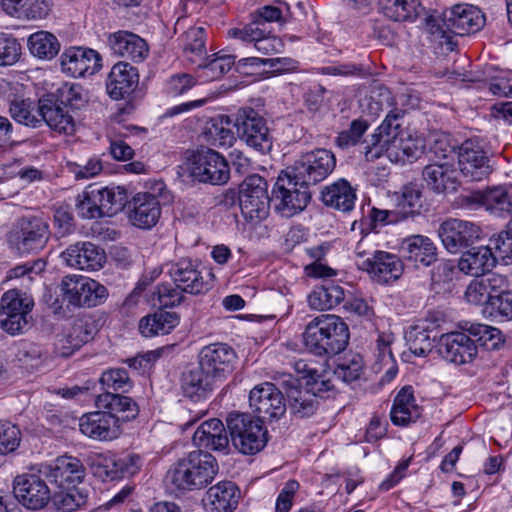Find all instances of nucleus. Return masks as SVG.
Listing matches in <instances>:
<instances>
[{
	"instance_id": "1",
	"label": "nucleus",
	"mask_w": 512,
	"mask_h": 512,
	"mask_svg": "<svg viewBox=\"0 0 512 512\" xmlns=\"http://www.w3.org/2000/svg\"><path fill=\"white\" fill-rule=\"evenodd\" d=\"M218 470L217 460L212 454L192 451L168 469L165 481L173 492H191L208 486Z\"/></svg>"
},
{
	"instance_id": "2",
	"label": "nucleus",
	"mask_w": 512,
	"mask_h": 512,
	"mask_svg": "<svg viewBox=\"0 0 512 512\" xmlns=\"http://www.w3.org/2000/svg\"><path fill=\"white\" fill-rule=\"evenodd\" d=\"M349 337L348 325L339 316L322 314L306 325L303 342L310 353L329 356L345 350Z\"/></svg>"
},
{
	"instance_id": "3",
	"label": "nucleus",
	"mask_w": 512,
	"mask_h": 512,
	"mask_svg": "<svg viewBox=\"0 0 512 512\" xmlns=\"http://www.w3.org/2000/svg\"><path fill=\"white\" fill-rule=\"evenodd\" d=\"M230 440L242 454L252 455L267 443V431L263 422L246 413H230L226 419Z\"/></svg>"
},
{
	"instance_id": "4",
	"label": "nucleus",
	"mask_w": 512,
	"mask_h": 512,
	"mask_svg": "<svg viewBox=\"0 0 512 512\" xmlns=\"http://www.w3.org/2000/svg\"><path fill=\"white\" fill-rule=\"evenodd\" d=\"M335 166L336 158L333 152L327 149H315L301 155L286 171L289 177L309 188L310 185H316L326 179Z\"/></svg>"
},
{
	"instance_id": "5",
	"label": "nucleus",
	"mask_w": 512,
	"mask_h": 512,
	"mask_svg": "<svg viewBox=\"0 0 512 512\" xmlns=\"http://www.w3.org/2000/svg\"><path fill=\"white\" fill-rule=\"evenodd\" d=\"M239 206L246 221L257 224L265 220L270 211L267 181L260 175L247 176L239 187Z\"/></svg>"
},
{
	"instance_id": "6",
	"label": "nucleus",
	"mask_w": 512,
	"mask_h": 512,
	"mask_svg": "<svg viewBox=\"0 0 512 512\" xmlns=\"http://www.w3.org/2000/svg\"><path fill=\"white\" fill-rule=\"evenodd\" d=\"M189 175L204 184L223 185L230 179V168L226 159L217 151L202 147L188 158Z\"/></svg>"
},
{
	"instance_id": "7",
	"label": "nucleus",
	"mask_w": 512,
	"mask_h": 512,
	"mask_svg": "<svg viewBox=\"0 0 512 512\" xmlns=\"http://www.w3.org/2000/svg\"><path fill=\"white\" fill-rule=\"evenodd\" d=\"M235 127L241 141L248 147L262 153H269L273 146V137L267 122L259 112L251 107L239 109Z\"/></svg>"
},
{
	"instance_id": "8",
	"label": "nucleus",
	"mask_w": 512,
	"mask_h": 512,
	"mask_svg": "<svg viewBox=\"0 0 512 512\" xmlns=\"http://www.w3.org/2000/svg\"><path fill=\"white\" fill-rule=\"evenodd\" d=\"M311 199V193L305 185L289 177L283 171L273 189L275 209L284 217H292L306 208Z\"/></svg>"
},
{
	"instance_id": "9",
	"label": "nucleus",
	"mask_w": 512,
	"mask_h": 512,
	"mask_svg": "<svg viewBox=\"0 0 512 512\" xmlns=\"http://www.w3.org/2000/svg\"><path fill=\"white\" fill-rule=\"evenodd\" d=\"M33 301L16 290L3 294L0 303V327L11 335L23 333L31 320Z\"/></svg>"
},
{
	"instance_id": "10",
	"label": "nucleus",
	"mask_w": 512,
	"mask_h": 512,
	"mask_svg": "<svg viewBox=\"0 0 512 512\" xmlns=\"http://www.w3.org/2000/svg\"><path fill=\"white\" fill-rule=\"evenodd\" d=\"M49 239L48 224L38 217L20 219L8 234V243L19 254L38 251Z\"/></svg>"
},
{
	"instance_id": "11",
	"label": "nucleus",
	"mask_w": 512,
	"mask_h": 512,
	"mask_svg": "<svg viewBox=\"0 0 512 512\" xmlns=\"http://www.w3.org/2000/svg\"><path fill=\"white\" fill-rule=\"evenodd\" d=\"M61 291L68 303L79 307H95L108 296L105 286L80 275L65 276L61 282Z\"/></svg>"
},
{
	"instance_id": "12",
	"label": "nucleus",
	"mask_w": 512,
	"mask_h": 512,
	"mask_svg": "<svg viewBox=\"0 0 512 512\" xmlns=\"http://www.w3.org/2000/svg\"><path fill=\"white\" fill-rule=\"evenodd\" d=\"M141 465L140 456L134 453L116 455L108 452L96 453L91 456L93 473L103 481H113L135 475L140 470Z\"/></svg>"
},
{
	"instance_id": "13",
	"label": "nucleus",
	"mask_w": 512,
	"mask_h": 512,
	"mask_svg": "<svg viewBox=\"0 0 512 512\" xmlns=\"http://www.w3.org/2000/svg\"><path fill=\"white\" fill-rule=\"evenodd\" d=\"M404 114V110L398 107L389 110L376 132L371 135V139L363 141L362 152L368 161L379 158L394 140L404 134L402 129Z\"/></svg>"
},
{
	"instance_id": "14",
	"label": "nucleus",
	"mask_w": 512,
	"mask_h": 512,
	"mask_svg": "<svg viewBox=\"0 0 512 512\" xmlns=\"http://www.w3.org/2000/svg\"><path fill=\"white\" fill-rule=\"evenodd\" d=\"M444 248L450 253H459L480 239L481 228L474 222L448 218L437 230Z\"/></svg>"
},
{
	"instance_id": "15",
	"label": "nucleus",
	"mask_w": 512,
	"mask_h": 512,
	"mask_svg": "<svg viewBox=\"0 0 512 512\" xmlns=\"http://www.w3.org/2000/svg\"><path fill=\"white\" fill-rule=\"evenodd\" d=\"M249 404L262 422L279 419L286 410L282 392L269 382L257 385L250 391Z\"/></svg>"
},
{
	"instance_id": "16",
	"label": "nucleus",
	"mask_w": 512,
	"mask_h": 512,
	"mask_svg": "<svg viewBox=\"0 0 512 512\" xmlns=\"http://www.w3.org/2000/svg\"><path fill=\"white\" fill-rule=\"evenodd\" d=\"M169 274L174 284L185 293L199 295L206 293L212 288L211 273L203 271L199 268V264L189 258L180 259L171 265Z\"/></svg>"
},
{
	"instance_id": "17",
	"label": "nucleus",
	"mask_w": 512,
	"mask_h": 512,
	"mask_svg": "<svg viewBox=\"0 0 512 512\" xmlns=\"http://www.w3.org/2000/svg\"><path fill=\"white\" fill-rule=\"evenodd\" d=\"M41 123L62 134L71 135L76 130L75 114L64 106L53 93L41 97L37 104Z\"/></svg>"
},
{
	"instance_id": "18",
	"label": "nucleus",
	"mask_w": 512,
	"mask_h": 512,
	"mask_svg": "<svg viewBox=\"0 0 512 512\" xmlns=\"http://www.w3.org/2000/svg\"><path fill=\"white\" fill-rule=\"evenodd\" d=\"M358 266L380 284L398 280L404 271V264L398 255L381 250L374 251L371 256L363 259Z\"/></svg>"
},
{
	"instance_id": "19",
	"label": "nucleus",
	"mask_w": 512,
	"mask_h": 512,
	"mask_svg": "<svg viewBox=\"0 0 512 512\" xmlns=\"http://www.w3.org/2000/svg\"><path fill=\"white\" fill-rule=\"evenodd\" d=\"M422 177L428 189L437 194L456 191L459 185L458 171L446 153L439 161L426 165Z\"/></svg>"
},
{
	"instance_id": "20",
	"label": "nucleus",
	"mask_w": 512,
	"mask_h": 512,
	"mask_svg": "<svg viewBox=\"0 0 512 512\" xmlns=\"http://www.w3.org/2000/svg\"><path fill=\"white\" fill-rule=\"evenodd\" d=\"M458 164L462 175L469 181H482L492 172L486 152L472 140H466L460 146Z\"/></svg>"
},
{
	"instance_id": "21",
	"label": "nucleus",
	"mask_w": 512,
	"mask_h": 512,
	"mask_svg": "<svg viewBox=\"0 0 512 512\" xmlns=\"http://www.w3.org/2000/svg\"><path fill=\"white\" fill-rule=\"evenodd\" d=\"M13 493L23 506L32 510L43 508L51 499L46 482L35 474L18 475L13 482Z\"/></svg>"
},
{
	"instance_id": "22",
	"label": "nucleus",
	"mask_w": 512,
	"mask_h": 512,
	"mask_svg": "<svg viewBox=\"0 0 512 512\" xmlns=\"http://www.w3.org/2000/svg\"><path fill=\"white\" fill-rule=\"evenodd\" d=\"M236 353L223 343L205 346L199 354V366L214 380L226 377L233 369Z\"/></svg>"
},
{
	"instance_id": "23",
	"label": "nucleus",
	"mask_w": 512,
	"mask_h": 512,
	"mask_svg": "<svg viewBox=\"0 0 512 512\" xmlns=\"http://www.w3.org/2000/svg\"><path fill=\"white\" fill-rule=\"evenodd\" d=\"M464 332H451L440 336L438 349L447 361L462 365L470 363L477 355V344Z\"/></svg>"
},
{
	"instance_id": "24",
	"label": "nucleus",
	"mask_w": 512,
	"mask_h": 512,
	"mask_svg": "<svg viewBox=\"0 0 512 512\" xmlns=\"http://www.w3.org/2000/svg\"><path fill=\"white\" fill-rule=\"evenodd\" d=\"M130 222L141 229H151L161 217V204L158 197L150 192L136 193L126 203Z\"/></svg>"
},
{
	"instance_id": "25",
	"label": "nucleus",
	"mask_w": 512,
	"mask_h": 512,
	"mask_svg": "<svg viewBox=\"0 0 512 512\" xmlns=\"http://www.w3.org/2000/svg\"><path fill=\"white\" fill-rule=\"evenodd\" d=\"M444 25L457 35H465L480 31L485 25L482 11L473 5H455L444 13Z\"/></svg>"
},
{
	"instance_id": "26",
	"label": "nucleus",
	"mask_w": 512,
	"mask_h": 512,
	"mask_svg": "<svg viewBox=\"0 0 512 512\" xmlns=\"http://www.w3.org/2000/svg\"><path fill=\"white\" fill-rule=\"evenodd\" d=\"M79 427L85 436L99 441H110L120 435L119 418L108 411H95L83 415Z\"/></svg>"
},
{
	"instance_id": "27",
	"label": "nucleus",
	"mask_w": 512,
	"mask_h": 512,
	"mask_svg": "<svg viewBox=\"0 0 512 512\" xmlns=\"http://www.w3.org/2000/svg\"><path fill=\"white\" fill-rule=\"evenodd\" d=\"M60 60L63 72L75 78L93 75L101 67L99 54L89 48L69 47Z\"/></svg>"
},
{
	"instance_id": "28",
	"label": "nucleus",
	"mask_w": 512,
	"mask_h": 512,
	"mask_svg": "<svg viewBox=\"0 0 512 512\" xmlns=\"http://www.w3.org/2000/svg\"><path fill=\"white\" fill-rule=\"evenodd\" d=\"M138 83L137 69L127 62H118L107 76L106 91L113 100H124L136 90Z\"/></svg>"
},
{
	"instance_id": "29",
	"label": "nucleus",
	"mask_w": 512,
	"mask_h": 512,
	"mask_svg": "<svg viewBox=\"0 0 512 512\" xmlns=\"http://www.w3.org/2000/svg\"><path fill=\"white\" fill-rule=\"evenodd\" d=\"M65 263L80 270L95 271L103 267L106 254L103 249L91 242H77L61 254Z\"/></svg>"
},
{
	"instance_id": "30",
	"label": "nucleus",
	"mask_w": 512,
	"mask_h": 512,
	"mask_svg": "<svg viewBox=\"0 0 512 512\" xmlns=\"http://www.w3.org/2000/svg\"><path fill=\"white\" fill-rule=\"evenodd\" d=\"M46 476L50 482L55 483L58 487H75L83 481L85 467L78 458L64 455L56 458L48 466Z\"/></svg>"
},
{
	"instance_id": "31",
	"label": "nucleus",
	"mask_w": 512,
	"mask_h": 512,
	"mask_svg": "<svg viewBox=\"0 0 512 512\" xmlns=\"http://www.w3.org/2000/svg\"><path fill=\"white\" fill-rule=\"evenodd\" d=\"M402 257L416 268L428 267L437 260V247L434 242L424 235H411L404 238L400 244Z\"/></svg>"
},
{
	"instance_id": "32",
	"label": "nucleus",
	"mask_w": 512,
	"mask_h": 512,
	"mask_svg": "<svg viewBox=\"0 0 512 512\" xmlns=\"http://www.w3.org/2000/svg\"><path fill=\"white\" fill-rule=\"evenodd\" d=\"M240 498V489L234 482L220 481L206 491L202 501L209 512H234Z\"/></svg>"
},
{
	"instance_id": "33",
	"label": "nucleus",
	"mask_w": 512,
	"mask_h": 512,
	"mask_svg": "<svg viewBox=\"0 0 512 512\" xmlns=\"http://www.w3.org/2000/svg\"><path fill=\"white\" fill-rule=\"evenodd\" d=\"M108 45L114 54L135 62L143 61L149 52L143 38L125 30L109 34Z\"/></svg>"
},
{
	"instance_id": "34",
	"label": "nucleus",
	"mask_w": 512,
	"mask_h": 512,
	"mask_svg": "<svg viewBox=\"0 0 512 512\" xmlns=\"http://www.w3.org/2000/svg\"><path fill=\"white\" fill-rule=\"evenodd\" d=\"M193 442L199 448L228 452L230 438L222 421L212 418L197 428L193 434Z\"/></svg>"
},
{
	"instance_id": "35",
	"label": "nucleus",
	"mask_w": 512,
	"mask_h": 512,
	"mask_svg": "<svg viewBox=\"0 0 512 512\" xmlns=\"http://www.w3.org/2000/svg\"><path fill=\"white\" fill-rule=\"evenodd\" d=\"M496 261L497 256H494L490 245L472 247L462 254L458 261V268L465 274L478 277L492 269Z\"/></svg>"
},
{
	"instance_id": "36",
	"label": "nucleus",
	"mask_w": 512,
	"mask_h": 512,
	"mask_svg": "<svg viewBox=\"0 0 512 512\" xmlns=\"http://www.w3.org/2000/svg\"><path fill=\"white\" fill-rule=\"evenodd\" d=\"M5 12L27 20H42L52 11V0H2Z\"/></svg>"
},
{
	"instance_id": "37",
	"label": "nucleus",
	"mask_w": 512,
	"mask_h": 512,
	"mask_svg": "<svg viewBox=\"0 0 512 512\" xmlns=\"http://www.w3.org/2000/svg\"><path fill=\"white\" fill-rule=\"evenodd\" d=\"M321 199L328 207L349 212L354 208L356 193L347 180L339 179L323 188Z\"/></svg>"
},
{
	"instance_id": "38",
	"label": "nucleus",
	"mask_w": 512,
	"mask_h": 512,
	"mask_svg": "<svg viewBox=\"0 0 512 512\" xmlns=\"http://www.w3.org/2000/svg\"><path fill=\"white\" fill-rule=\"evenodd\" d=\"M287 377L288 379L284 380L283 384H287L288 386L286 394L292 413L299 418H305L313 415L319 404L317 397L305 388L299 389L297 387V380L292 378L290 375Z\"/></svg>"
},
{
	"instance_id": "39",
	"label": "nucleus",
	"mask_w": 512,
	"mask_h": 512,
	"mask_svg": "<svg viewBox=\"0 0 512 512\" xmlns=\"http://www.w3.org/2000/svg\"><path fill=\"white\" fill-rule=\"evenodd\" d=\"M421 415L420 408L415 404L413 390L410 386L403 387L396 395L390 412L391 421L398 426H406L415 422Z\"/></svg>"
},
{
	"instance_id": "40",
	"label": "nucleus",
	"mask_w": 512,
	"mask_h": 512,
	"mask_svg": "<svg viewBox=\"0 0 512 512\" xmlns=\"http://www.w3.org/2000/svg\"><path fill=\"white\" fill-rule=\"evenodd\" d=\"M179 323L175 312L159 309L151 315L143 317L139 322V331L145 337L170 333Z\"/></svg>"
},
{
	"instance_id": "41",
	"label": "nucleus",
	"mask_w": 512,
	"mask_h": 512,
	"mask_svg": "<svg viewBox=\"0 0 512 512\" xmlns=\"http://www.w3.org/2000/svg\"><path fill=\"white\" fill-rule=\"evenodd\" d=\"M422 151V140L405 133L384 150L390 161L395 163L412 162L418 159Z\"/></svg>"
},
{
	"instance_id": "42",
	"label": "nucleus",
	"mask_w": 512,
	"mask_h": 512,
	"mask_svg": "<svg viewBox=\"0 0 512 512\" xmlns=\"http://www.w3.org/2000/svg\"><path fill=\"white\" fill-rule=\"evenodd\" d=\"M56 512H87L92 509L87 490L76 487L67 488L52 497Z\"/></svg>"
},
{
	"instance_id": "43",
	"label": "nucleus",
	"mask_w": 512,
	"mask_h": 512,
	"mask_svg": "<svg viewBox=\"0 0 512 512\" xmlns=\"http://www.w3.org/2000/svg\"><path fill=\"white\" fill-rule=\"evenodd\" d=\"M345 298L344 289L332 282L316 287L308 296L312 309L324 311L339 305Z\"/></svg>"
},
{
	"instance_id": "44",
	"label": "nucleus",
	"mask_w": 512,
	"mask_h": 512,
	"mask_svg": "<svg viewBox=\"0 0 512 512\" xmlns=\"http://www.w3.org/2000/svg\"><path fill=\"white\" fill-rule=\"evenodd\" d=\"M195 70L197 81L209 82L220 78L227 73L234 64V57L230 55L205 57L199 59Z\"/></svg>"
},
{
	"instance_id": "45",
	"label": "nucleus",
	"mask_w": 512,
	"mask_h": 512,
	"mask_svg": "<svg viewBox=\"0 0 512 512\" xmlns=\"http://www.w3.org/2000/svg\"><path fill=\"white\" fill-rule=\"evenodd\" d=\"M96 406L100 409H106L114 415L123 413L126 420L135 418L139 411L136 402L132 398L110 391L97 396Z\"/></svg>"
},
{
	"instance_id": "46",
	"label": "nucleus",
	"mask_w": 512,
	"mask_h": 512,
	"mask_svg": "<svg viewBox=\"0 0 512 512\" xmlns=\"http://www.w3.org/2000/svg\"><path fill=\"white\" fill-rule=\"evenodd\" d=\"M396 102L392 92L385 86L375 85L361 100L363 111L371 116H378L381 112L395 108Z\"/></svg>"
},
{
	"instance_id": "47",
	"label": "nucleus",
	"mask_w": 512,
	"mask_h": 512,
	"mask_svg": "<svg viewBox=\"0 0 512 512\" xmlns=\"http://www.w3.org/2000/svg\"><path fill=\"white\" fill-rule=\"evenodd\" d=\"M27 45L30 53L39 59L51 60L60 50L57 37L48 31H38L29 36Z\"/></svg>"
},
{
	"instance_id": "48",
	"label": "nucleus",
	"mask_w": 512,
	"mask_h": 512,
	"mask_svg": "<svg viewBox=\"0 0 512 512\" xmlns=\"http://www.w3.org/2000/svg\"><path fill=\"white\" fill-rule=\"evenodd\" d=\"M214 381L215 380L206 374V372L199 366L198 368L192 369L188 373L184 374L182 390L185 396L191 399H199L212 390Z\"/></svg>"
},
{
	"instance_id": "49",
	"label": "nucleus",
	"mask_w": 512,
	"mask_h": 512,
	"mask_svg": "<svg viewBox=\"0 0 512 512\" xmlns=\"http://www.w3.org/2000/svg\"><path fill=\"white\" fill-rule=\"evenodd\" d=\"M99 206L103 217L113 216L121 211L127 203V194L122 187L97 186Z\"/></svg>"
},
{
	"instance_id": "50",
	"label": "nucleus",
	"mask_w": 512,
	"mask_h": 512,
	"mask_svg": "<svg viewBox=\"0 0 512 512\" xmlns=\"http://www.w3.org/2000/svg\"><path fill=\"white\" fill-rule=\"evenodd\" d=\"M484 208L496 216L512 213V193L502 186L486 189Z\"/></svg>"
},
{
	"instance_id": "51",
	"label": "nucleus",
	"mask_w": 512,
	"mask_h": 512,
	"mask_svg": "<svg viewBox=\"0 0 512 512\" xmlns=\"http://www.w3.org/2000/svg\"><path fill=\"white\" fill-rule=\"evenodd\" d=\"M384 14L394 21H413L420 11L419 0H385Z\"/></svg>"
},
{
	"instance_id": "52",
	"label": "nucleus",
	"mask_w": 512,
	"mask_h": 512,
	"mask_svg": "<svg viewBox=\"0 0 512 512\" xmlns=\"http://www.w3.org/2000/svg\"><path fill=\"white\" fill-rule=\"evenodd\" d=\"M97 185H89L76 197V210L84 219L102 218V211L99 206Z\"/></svg>"
},
{
	"instance_id": "53",
	"label": "nucleus",
	"mask_w": 512,
	"mask_h": 512,
	"mask_svg": "<svg viewBox=\"0 0 512 512\" xmlns=\"http://www.w3.org/2000/svg\"><path fill=\"white\" fill-rule=\"evenodd\" d=\"M421 197L422 192L417 184L409 183L402 187L397 194V207L404 218L419 213L422 207Z\"/></svg>"
},
{
	"instance_id": "54",
	"label": "nucleus",
	"mask_w": 512,
	"mask_h": 512,
	"mask_svg": "<svg viewBox=\"0 0 512 512\" xmlns=\"http://www.w3.org/2000/svg\"><path fill=\"white\" fill-rule=\"evenodd\" d=\"M183 49L189 61L196 63L206 55L205 30L202 27H191L183 34Z\"/></svg>"
},
{
	"instance_id": "55",
	"label": "nucleus",
	"mask_w": 512,
	"mask_h": 512,
	"mask_svg": "<svg viewBox=\"0 0 512 512\" xmlns=\"http://www.w3.org/2000/svg\"><path fill=\"white\" fill-rule=\"evenodd\" d=\"M468 332L475 339V344L483 346L487 350L498 349L504 343V337L500 329L485 325V324H472Z\"/></svg>"
},
{
	"instance_id": "56",
	"label": "nucleus",
	"mask_w": 512,
	"mask_h": 512,
	"mask_svg": "<svg viewBox=\"0 0 512 512\" xmlns=\"http://www.w3.org/2000/svg\"><path fill=\"white\" fill-rule=\"evenodd\" d=\"M9 112L15 121L23 125L33 128L40 127L41 125V116L37 113V107L29 99H16L12 101Z\"/></svg>"
},
{
	"instance_id": "57",
	"label": "nucleus",
	"mask_w": 512,
	"mask_h": 512,
	"mask_svg": "<svg viewBox=\"0 0 512 512\" xmlns=\"http://www.w3.org/2000/svg\"><path fill=\"white\" fill-rule=\"evenodd\" d=\"M363 358L358 353H348L340 359L334 375L336 378L349 383L360 378L363 373Z\"/></svg>"
},
{
	"instance_id": "58",
	"label": "nucleus",
	"mask_w": 512,
	"mask_h": 512,
	"mask_svg": "<svg viewBox=\"0 0 512 512\" xmlns=\"http://www.w3.org/2000/svg\"><path fill=\"white\" fill-rule=\"evenodd\" d=\"M58 100L75 115L87 103L83 88L78 84H65L54 93Z\"/></svg>"
},
{
	"instance_id": "59",
	"label": "nucleus",
	"mask_w": 512,
	"mask_h": 512,
	"mask_svg": "<svg viewBox=\"0 0 512 512\" xmlns=\"http://www.w3.org/2000/svg\"><path fill=\"white\" fill-rule=\"evenodd\" d=\"M100 383L107 391L128 392L132 386V380L125 368H111L104 371L100 377Z\"/></svg>"
},
{
	"instance_id": "60",
	"label": "nucleus",
	"mask_w": 512,
	"mask_h": 512,
	"mask_svg": "<svg viewBox=\"0 0 512 512\" xmlns=\"http://www.w3.org/2000/svg\"><path fill=\"white\" fill-rule=\"evenodd\" d=\"M490 246L497 259H501L505 264L512 263V218L509 220L506 230L490 239Z\"/></svg>"
},
{
	"instance_id": "61",
	"label": "nucleus",
	"mask_w": 512,
	"mask_h": 512,
	"mask_svg": "<svg viewBox=\"0 0 512 512\" xmlns=\"http://www.w3.org/2000/svg\"><path fill=\"white\" fill-rule=\"evenodd\" d=\"M95 333L96 329L93 323L77 320L66 335V341L72 349H79L82 345L92 340Z\"/></svg>"
},
{
	"instance_id": "62",
	"label": "nucleus",
	"mask_w": 512,
	"mask_h": 512,
	"mask_svg": "<svg viewBox=\"0 0 512 512\" xmlns=\"http://www.w3.org/2000/svg\"><path fill=\"white\" fill-rule=\"evenodd\" d=\"M409 350L416 356H426L433 348V341L426 329L413 327L406 336Z\"/></svg>"
},
{
	"instance_id": "63",
	"label": "nucleus",
	"mask_w": 512,
	"mask_h": 512,
	"mask_svg": "<svg viewBox=\"0 0 512 512\" xmlns=\"http://www.w3.org/2000/svg\"><path fill=\"white\" fill-rule=\"evenodd\" d=\"M489 314L495 319L512 321V290L495 294L490 298Z\"/></svg>"
},
{
	"instance_id": "64",
	"label": "nucleus",
	"mask_w": 512,
	"mask_h": 512,
	"mask_svg": "<svg viewBox=\"0 0 512 512\" xmlns=\"http://www.w3.org/2000/svg\"><path fill=\"white\" fill-rule=\"evenodd\" d=\"M20 430L10 422L0 420V455L14 452L21 441Z\"/></svg>"
}]
</instances>
